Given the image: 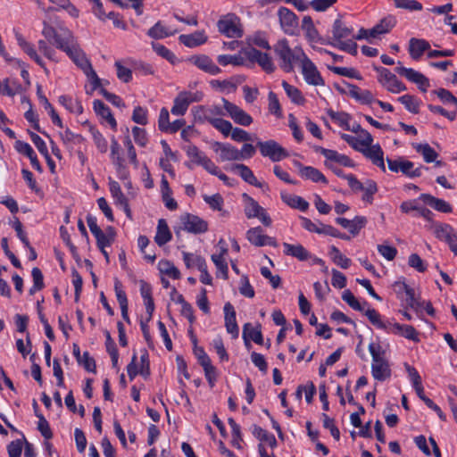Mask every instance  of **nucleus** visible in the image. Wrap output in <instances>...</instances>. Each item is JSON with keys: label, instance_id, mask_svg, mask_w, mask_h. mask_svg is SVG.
I'll use <instances>...</instances> for the list:
<instances>
[{"label": "nucleus", "instance_id": "obj_1", "mask_svg": "<svg viewBox=\"0 0 457 457\" xmlns=\"http://www.w3.org/2000/svg\"><path fill=\"white\" fill-rule=\"evenodd\" d=\"M274 52L278 57L280 68L286 72L294 71V63L301 62L305 54L301 48L292 49L286 38L278 40L273 46Z\"/></svg>", "mask_w": 457, "mask_h": 457}, {"label": "nucleus", "instance_id": "obj_2", "mask_svg": "<svg viewBox=\"0 0 457 457\" xmlns=\"http://www.w3.org/2000/svg\"><path fill=\"white\" fill-rule=\"evenodd\" d=\"M369 352L372 357L371 374L374 379L385 381L391 377L388 361L385 358V350L379 343H370Z\"/></svg>", "mask_w": 457, "mask_h": 457}, {"label": "nucleus", "instance_id": "obj_3", "mask_svg": "<svg viewBox=\"0 0 457 457\" xmlns=\"http://www.w3.org/2000/svg\"><path fill=\"white\" fill-rule=\"evenodd\" d=\"M42 35L47 41H54L55 46L62 50L74 37L73 33L66 27H60L57 30L46 21L43 22Z\"/></svg>", "mask_w": 457, "mask_h": 457}, {"label": "nucleus", "instance_id": "obj_4", "mask_svg": "<svg viewBox=\"0 0 457 457\" xmlns=\"http://www.w3.org/2000/svg\"><path fill=\"white\" fill-rule=\"evenodd\" d=\"M378 73V80L388 92L398 94L407 89L406 86L388 69L384 67L376 68Z\"/></svg>", "mask_w": 457, "mask_h": 457}, {"label": "nucleus", "instance_id": "obj_5", "mask_svg": "<svg viewBox=\"0 0 457 457\" xmlns=\"http://www.w3.org/2000/svg\"><path fill=\"white\" fill-rule=\"evenodd\" d=\"M257 147L263 157L270 158L272 162H279L289 156L287 151L275 140L258 141Z\"/></svg>", "mask_w": 457, "mask_h": 457}, {"label": "nucleus", "instance_id": "obj_6", "mask_svg": "<svg viewBox=\"0 0 457 457\" xmlns=\"http://www.w3.org/2000/svg\"><path fill=\"white\" fill-rule=\"evenodd\" d=\"M64 53L72 60V62L85 73L92 67L90 61L87 58L85 53L79 48L75 37L62 49Z\"/></svg>", "mask_w": 457, "mask_h": 457}, {"label": "nucleus", "instance_id": "obj_7", "mask_svg": "<svg viewBox=\"0 0 457 457\" xmlns=\"http://www.w3.org/2000/svg\"><path fill=\"white\" fill-rule=\"evenodd\" d=\"M217 26L219 31L228 37H241L243 35L240 20L235 14L229 13L221 17Z\"/></svg>", "mask_w": 457, "mask_h": 457}, {"label": "nucleus", "instance_id": "obj_8", "mask_svg": "<svg viewBox=\"0 0 457 457\" xmlns=\"http://www.w3.org/2000/svg\"><path fill=\"white\" fill-rule=\"evenodd\" d=\"M300 67L301 72L307 84L315 87H322L325 85V80L323 79L320 72L306 54L300 62Z\"/></svg>", "mask_w": 457, "mask_h": 457}, {"label": "nucleus", "instance_id": "obj_9", "mask_svg": "<svg viewBox=\"0 0 457 457\" xmlns=\"http://www.w3.org/2000/svg\"><path fill=\"white\" fill-rule=\"evenodd\" d=\"M203 98L201 92H180L174 99L171 113L174 115H184L191 103L200 102Z\"/></svg>", "mask_w": 457, "mask_h": 457}, {"label": "nucleus", "instance_id": "obj_10", "mask_svg": "<svg viewBox=\"0 0 457 457\" xmlns=\"http://www.w3.org/2000/svg\"><path fill=\"white\" fill-rule=\"evenodd\" d=\"M179 220L182 228L188 233L203 234L208 230V222L197 215L186 212Z\"/></svg>", "mask_w": 457, "mask_h": 457}, {"label": "nucleus", "instance_id": "obj_11", "mask_svg": "<svg viewBox=\"0 0 457 457\" xmlns=\"http://www.w3.org/2000/svg\"><path fill=\"white\" fill-rule=\"evenodd\" d=\"M388 169L394 172L401 171L408 178H418L421 176V170L423 166L413 169L414 164L411 161L403 160L399 158L397 160L386 159Z\"/></svg>", "mask_w": 457, "mask_h": 457}, {"label": "nucleus", "instance_id": "obj_12", "mask_svg": "<svg viewBox=\"0 0 457 457\" xmlns=\"http://www.w3.org/2000/svg\"><path fill=\"white\" fill-rule=\"evenodd\" d=\"M302 226L310 232H315L318 234H323V235H328L333 237H337L345 240L350 239L348 236L345 234L341 233L338 229L336 228L326 225L323 223H314L308 218H302Z\"/></svg>", "mask_w": 457, "mask_h": 457}, {"label": "nucleus", "instance_id": "obj_13", "mask_svg": "<svg viewBox=\"0 0 457 457\" xmlns=\"http://www.w3.org/2000/svg\"><path fill=\"white\" fill-rule=\"evenodd\" d=\"M278 17L281 29L287 35H295L298 30V18L288 8L280 7L278 10Z\"/></svg>", "mask_w": 457, "mask_h": 457}, {"label": "nucleus", "instance_id": "obj_14", "mask_svg": "<svg viewBox=\"0 0 457 457\" xmlns=\"http://www.w3.org/2000/svg\"><path fill=\"white\" fill-rule=\"evenodd\" d=\"M223 107L226 113L234 120L235 123L247 127L253 123V118L242 108L222 98Z\"/></svg>", "mask_w": 457, "mask_h": 457}, {"label": "nucleus", "instance_id": "obj_15", "mask_svg": "<svg viewBox=\"0 0 457 457\" xmlns=\"http://www.w3.org/2000/svg\"><path fill=\"white\" fill-rule=\"evenodd\" d=\"M395 72L406 78L409 81L415 83L422 92H426L428 87H429V80L425 75L411 68L402 66L400 62L395 68Z\"/></svg>", "mask_w": 457, "mask_h": 457}, {"label": "nucleus", "instance_id": "obj_16", "mask_svg": "<svg viewBox=\"0 0 457 457\" xmlns=\"http://www.w3.org/2000/svg\"><path fill=\"white\" fill-rule=\"evenodd\" d=\"M244 54L250 62H257L266 72L270 73L274 71L275 66L270 54L253 47L245 49Z\"/></svg>", "mask_w": 457, "mask_h": 457}, {"label": "nucleus", "instance_id": "obj_17", "mask_svg": "<svg viewBox=\"0 0 457 457\" xmlns=\"http://www.w3.org/2000/svg\"><path fill=\"white\" fill-rule=\"evenodd\" d=\"M246 238L252 245L258 247L264 245L273 247L278 246L277 240L274 237L265 235L261 227H255L248 229L246 232Z\"/></svg>", "mask_w": 457, "mask_h": 457}, {"label": "nucleus", "instance_id": "obj_18", "mask_svg": "<svg viewBox=\"0 0 457 457\" xmlns=\"http://www.w3.org/2000/svg\"><path fill=\"white\" fill-rule=\"evenodd\" d=\"M187 62L199 70L211 74L217 75L221 70L214 63V62L205 54H195L187 59Z\"/></svg>", "mask_w": 457, "mask_h": 457}, {"label": "nucleus", "instance_id": "obj_19", "mask_svg": "<svg viewBox=\"0 0 457 457\" xmlns=\"http://www.w3.org/2000/svg\"><path fill=\"white\" fill-rule=\"evenodd\" d=\"M213 150L216 153H219L221 162L241 161L239 150L231 144L215 142L213 145Z\"/></svg>", "mask_w": 457, "mask_h": 457}, {"label": "nucleus", "instance_id": "obj_20", "mask_svg": "<svg viewBox=\"0 0 457 457\" xmlns=\"http://www.w3.org/2000/svg\"><path fill=\"white\" fill-rule=\"evenodd\" d=\"M419 199L404 201L400 204V210L403 213H410L411 212L424 218L428 221H433L434 213L428 208L419 205Z\"/></svg>", "mask_w": 457, "mask_h": 457}, {"label": "nucleus", "instance_id": "obj_21", "mask_svg": "<svg viewBox=\"0 0 457 457\" xmlns=\"http://www.w3.org/2000/svg\"><path fill=\"white\" fill-rule=\"evenodd\" d=\"M295 166L298 169L300 176L305 179H310L315 183L328 184V179L318 169L312 166H303L301 162H294Z\"/></svg>", "mask_w": 457, "mask_h": 457}, {"label": "nucleus", "instance_id": "obj_22", "mask_svg": "<svg viewBox=\"0 0 457 457\" xmlns=\"http://www.w3.org/2000/svg\"><path fill=\"white\" fill-rule=\"evenodd\" d=\"M315 151L320 153L328 161L335 162L345 167H354V162L347 155L339 154L338 152L331 149H327L321 146L315 148Z\"/></svg>", "mask_w": 457, "mask_h": 457}, {"label": "nucleus", "instance_id": "obj_23", "mask_svg": "<svg viewBox=\"0 0 457 457\" xmlns=\"http://www.w3.org/2000/svg\"><path fill=\"white\" fill-rule=\"evenodd\" d=\"M109 189L112 194V196L115 200V204L124 211V212L129 219H131V210L129 206L127 197L121 191L120 184L117 181L111 180L109 182Z\"/></svg>", "mask_w": 457, "mask_h": 457}, {"label": "nucleus", "instance_id": "obj_24", "mask_svg": "<svg viewBox=\"0 0 457 457\" xmlns=\"http://www.w3.org/2000/svg\"><path fill=\"white\" fill-rule=\"evenodd\" d=\"M15 37L17 40V43L19 46L41 68L44 69V71L48 73V70L46 67V62L43 61V59L38 55L37 53L34 46L30 43H29L21 34L16 33Z\"/></svg>", "mask_w": 457, "mask_h": 457}, {"label": "nucleus", "instance_id": "obj_25", "mask_svg": "<svg viewBox=\"0 0 457 457\" xmlns=\"http://www.w3.org/2000/svg\"><path fill=\"white\" fill-rule=\"evenodd\" d=\"M361 153L369 158L374 165L379 167L383 171L386 170L384 152L378 144L363 148Z\"/></svg>", "mask_w": 457, "mask_h": 457}, {"label": "nucleus", "instance_id": "obj_26", "mask_svg": "<svg viewBox=\"0 0 457 457\" xmlns=\"http://www.w3.org/2000/svg\"><path fill=\"white\" fill-rule=\"evenodd\" d=\"M419 200L422 201L424 204L429 205L434 208L436 211L443 212V213H450L453 212L452 205L446 201L436 198L429 194H421L419 196Z\"/></svg>", "mask_w": 457, "mask_h": 457}, {"label": "nucleus", "instance_id": "obj_27", "mask_svg": "<svg viewBox=\"0 0 457 457\" xmlns=\"http://www.w3.org/2000/svg\"><path fill=\"white\" fill-rule=\"evenodd\" d=\"M225 313V327L228 333L231 334L233 337H237L239 328L236 320V312L230 303H226L224 305Z\"/></svg>", "mask_w": 457, "mask_h": 457}, {"label": "nucleus", "instance_id": "obj_28", "mask_svg": "<svg viewBox=\"0 0 457 457\" xmlns=\"http://www.w3.org/2000/svg\"><path fill=\"white\" fill-rule=\"evenodd\" d=\"M346 87L348 88V95L354 98L356 101L363 104H369L375 101L373 95L370 91L367 89H361L356 85H353L347 82H345Z\"/></svg>", "mask_w": 457, "mask_h": 457}, {"label": "nucleus", "instance_id": "obj_29", "mask_svg": "<svg viewBox=\"0 0 457 457\" xmlns=\"http://www.w3.org/2000/svg\"><path fill=\"white\" fill-rule=\"evenodd\" d=\"M93 109L95 112L104 119L112 129L116 130L117 122L114 119L110 108L101 100L96 99L93 102Z\"/></svg>", "mask_w": 457, "mask_h": 457}, {"label": "nucleus", "instance_id": "obj_30", "mask_svg": "<svg viewBox=\"0 0 457 457\" xmlns=\"http://www.w3.org/2000/svg\"><path fill=\"white\" fill-rule=\"evenodd\" d=\"M336 222L345 228H347L353 236L357 235L360 230L365 226L367 220L362 216H356L353 220L345 218H337Z\"/></svg>", "mask_w": 457, "mask_h": 457}, {"label": "nucleus", "instance_id": "obj_31", "mask_svg": "<svg viewBox=\"0 0 457 457\" xmlns=\"http://www.w3.org/2000/svg\"><path fill=\"white\" fill-rule=\"evenodd\" d=\"M429 49L430 44L425 39L411 37L409 41V54L413 60H419Z\"/></svg>", "mask_w": 457, "mask_h": 457}, {"label": "nucleus", "instance_id": "obj_32", "mask_svg": "<svg viewBox=\"0 0 457 457\" xmlns=\"http://www.w3.org/2000/svg\"><path fill=\"white\" fill-rule=\"evenodd\" d=\"M223 109L224 107L220 105H212L210 107L198 106L197 113H201L198 115V119L201 121H207L211 123V120H218L219 116L225 115Z\"/></svg>", "mask_w": 457, "mask_h": 457}, {"label": "nucleus", "instance_id": "obj_33", "mask_svg": "<svg viewBox=\"0 0 457 457\" xmlns=\"http://www.w3.org/2000/svg\"><path fill=\"white\" fill-rule=\"evenodd\" d=\"M353 29L347 27L341 19H337L332 26V34L335 43L353 37Z\"/></svg>", "mask_w": 457, "mask_h": 457}, {"label": "nucleus", "instance_id": "obj_34", "mask_svg": "<svg viewBox=\"0 0 457 457\" xmlns=\"http://www.w3.org/2000/svg\"><path fill=\"white\" fill-rule=\"evenodd\" d=\"M434 233L436 237L445 241L447 244L451 241H457V234L454 232L453 228L446 223H435Z\"/></svg>", "mask_w": 457, "mask_h": 457}, {"label": "nucleus", "instance_id": "obj_35", "mask_svg": "<svg viewBox=\"0 0 457 457\" xmlns=\"http://www.w3.org/2000/svg\"><path fill=\"white\" fill-rule=\"evenodd\" d=\"M243 338L247 347L251 345L249 340H253L258 345H262L263 337L260 325L254 328L251 323H245L243 328Z\"/></svg>", "mask_w": 457, "mask_h": 457}, {"label": "nucleus", "instance_id": "obj_36", "mask_svg": "<svg viewBox=\"0 0 457 457\" xmlns=\"http://www.w3.org/2000/svg\"><path fill=\"white\" fill-rule=\"evenodd\" d=\"M172 239V234L170 230L167 221L164 219H160L157 224L156 234L154 242L162 246Z\"/></svg>", "mask_w": 457, "mask_h": 457}, {"label": "nucleus", "instance_id": "obj_37", "mask_svg": "<svg viewBox=\"0 0 457 457\" xmlns=\"http://www.w3.org/2000/svg\"><path fill=\"white\" fill-rule=\"evenodd\" d=\"M283 247L286 255L295 257L299 261H307L311 257V253L301 244L283 243Z\"/></svg>", "mask_w": 457, "mask_h": 457}, {"label": "nucleus", "instance_id": "obj_38", "mask_svg": "<svg viewBox=\"0 0 457 457\" xmlns=\"http://www.w3.org/2000/svg\"><path fill=\"white\" fill-rule=\"evenodd\" d=\"M179 40L187 47H196L207 41V37L204 31H195L188 35H180Z\"/></svg>", "mask_w": 457, "mask_h": 457}, {"label": "nucleus", "instance_id": "obj_39", "mask_svg": "<svg viewBox=\"0 0 457 457\" xmlns=\"http://www.w3.org/2000/svg\"><path fill=\"white\" fill-rule=\"evenodd\" d=\"M389 331L395 334H399L407 339L414 342H419V334L416 329L411 325H402L399 323L391 324V329Z\"/></svg>", "mask_w": 457, "mask_h": 457}, {"label": "nucleus", "instance_id": "obj_40", "mask_svg": "<svg viewBox=\"0 0 457 457\" xmlns=\"http://www.w3.org/2000/svg\"><path fill=\"white\" fill-rule=\"evenodd\" d=\"M232 170H237L238 174L240 175L242 179H244L246 183H248V184H250L252 186H254L256 187H262V183H260L257 180V179L254 176L253 172L251 170V169L248 166H246L245 164H242V163L235 164L232 167Z\"/></svg>", "mask_w": 457, "mask_h": 457}, {"label": "nucleus", "instance_id": "obj_41", "mask_svg": "<svg viewBox=\"0 0 457 457\" xmlns=\"http://www.w3.org/2000/svg\"><path fill=\"white\" fill-rule=\"evenodd\" d=\"M396 24V19L394 15H388L383 18L379 23L375 25L371 29V32L374 33L375 37L379 35L388 33Z\"/></svg>", "mask_w": 457, "mask_h": 457}, {"label": "nucleus", "instance_id": "obj_42", "mask_svg": "<svg viewBox=\"0 0 457 457\" xmlns=\"http://www.w3.org/2000/svg\"><path fill=\"white\" fill-rule=\"evenodd\" d=\"M37 96L41 103V104L45 107V109L48 112V114L51 117L52 122L58 126L59 128H63L62 121L59 117L58 113L55 112L53 105L49 103L48 99L43 95L40 87H37Z\"/></svg>", "mask_w": 457, "mask_h": 457}, {"label": "nucleus", "instance_id": "obj_43", "mask_svg": "<svg viewBox=\"0 0 457 457\" xmlns=\"http://www.w3.org/2000/svg\"><path fill=\"white\" fill-rule=\"evenodd\" d=\"M59 103L70 112L77 115L81 114L84 111L81 102L78 99H73L69 96H61L59 97Z\"/></svg>", "mask_w": 457, "mask_h": 457}, {"label": "nucleus", "instance_id": "obj_44", "mask_svg": "<svg viewBox=\"0 0 457 457\" xmlns=\"http://www.w3.org/2000/svg\"><path fill=\"white\" fill-rule=\"evenodd\" d=\"M281 198L283 202L286 203L290 207L298 209L302 212H305L309 207L308 202L298 195L281 194Z\"/></svg>", "mask_w": 457, "mask_h": 457}, {"label": "nucleus", "instance_id": "obj_45", "mask_svg": "<svg viewBox=\"0 0 457 457\" xmlns=\"http://www.w3.org/2000/svg\"><path fill=\"white\" fill-rule=\"evenodd\" d=\"M245 199V214L248 219L257 217V215L263 210V208L253 198L246 194L243 195Z\"/></svg>", "mask_w": 457, "mask_h": 457}, {"label": "nucleus", "instance_id": "obj_46", "mask_svg": "<svg viewBox=\"0 0 457 457\" xmlns=\"http://www.w3.org/2000/svg\"><path fill=\"white\" fill-rule=\"evenodd\" d=\"M96 239V245L99 249H104L110 246L115 238V232L112 227H108L106 232L103 230L94 236Z\"/></svg>", "mask_w": 457, "mask_h": 457}, {"label": "nucleus", "instance_id": "obj_47", "mask_svg": "<svg viewBox=\"0 0 457 457\" xmlns=\"http://www.w3.org/2000/svg\"><path fill=\"white\" fill-rule=\"evenodd\" d=\"M177 30H170L164 27L160 21L156 22L147 31V35L155 39H161L174 35Z\"/></svg>", "mask_w": 457, "mask_h": 457}, {"label": "nucleus", "instance_id": "obj_48", "mask_svg": "<svg viewBox=\"0 0 457 457\" xmlns=\"http://www.w3.org/2000/svg\"><path fill=\"white\" fill-rule=\"evenodd\" d=\"M365 315L372 325L380 329L389 331L391 329V323L381 320V316L375 309H367Z\"/></svg>", "mask_w": 457, "mask_h": 457}, {"label": "nucleus", "instance_id": "obj_49", "mask_svg": "<svg viewBox=\"0 0 457 457\" xmlns=\"http://www.w3.org/2000/svg\"><path fill=\"white\" fill-rule=\"evenodd\" d=\"M413 147L428 163L436 162L438 156V154L428 144H415Z\"/></svg>", "mask_w": 457, "mask_h": 457}, {"label": "nucleus", "instance_id": "obj_50", "mask_svg": "<svg viewBox=\"0 0 457 457\" xmlns=\"http://www.w3.org/2000/svg\"><path fill=\"white\" fill-rule=\"evenodd\" d=\"M158 269L162 274L167 275L173 279H179L180 278V271L170 261L161 260L158 263Z\"/></svg>", "mask_w": 457, "mask_h": 457}, {"label": "nucleus", "instance_id": "obj_51", "mask_svg": "<svg viewBox=\"0 0 457 457\" xmlns=\"http://www.w3.org/2000/svg\"><path fill=\"white\" fill-rule=\"evenodd\" d=\"M204 202L209 204L210 208L214 211L222 212V215L227 214V212L223 211L222 206L224 204L223 197L220 194L217 193L212 195H204L203 196Z\"/></svg>", "mask_w": 457, "mask_h": 457}, {"label": "nucleus", "instance_id": "obj_52", "mask_svg": "<svg viewBox=\"0 0 457 457\" xmlns=\"http://www.w3.org/2000/svg\"><path fill=\"white\" fill-rule=\"evenodd\" d=\"M329 255L332 261L342 269H347L351 265V260L342 254L335 245L330 247Z\"/></svg>", "mask_w": 457, "mask_h": 457}, {"label": "nucleus", "instance_id": "obj_53", "mask_svg": "<svg viewBox=\"0 0 457 457\" xmlns=\"http://www.w3.org/2000/svg\"><path fill=\"white\" fill-rule=\"evenodd\" d=\"M183 261L188 269L195 267L200 270L204 269V266L206 264L203 257L186 252L183 253Z\"/></svg>", "mask_w": 457, "mask_h": 457}, {"label": "nucleus", "instance_id": "obj_54", "mask_svg": "<svg viewBox=\"0 0 457 457\" xmlns=\"http://www.w3.org/2000/svg\"><path fill=\"white\" fill-rule=\"evenodd\" d=\"M282 87L293 103L297 104H303L304 103V98L297 87L288 84L287 81L282 82Z\"/></svg>", "mask_w": 457, "mask_h": 457}, {"label": "nucleus", "instance_id": "obj_55", "mask_svg": "<svg viewBox=\"0 0 457 457\" xmlns=\"http://www.w3.org/2000/svg\"><path fill=\"white\" fill-rule=\"evenodd\" d=\"M328 70L334 72L335 74L351 78V79H356L361 80L362 78L360 74V72L355 70L354 68H347V67H337V66H328Z\"/></svg>", "mask_w": 457, "mask_h": 457}, {"label": "nucleus", "instance_id": "obj_56", "mask_svg": "<svg viewBox=\"0 0 457 457\" xmlns=\"http://www.w3.org/2000/svg\"><path fill=\"white\" fill-rule=\"evenodd\" d=\"M252 434L259 440L269 443L271 446H275L277 444L275 436L273 435L269 434L260 426L253 425L252 427Z\"/></svg>", "mask_w": 457, "mask_h": 457}, {"label": "nucleus", "instance_id": "obj_57", "mask_svg": "<svg viewBox=\"0 0 457 457\" xmlns=\"http://www.w3.org/2000/svg\"><path fill=\"white\" fill-rule=\"evenodd\" d=\"M328 114L331 118V120L337 122L340 127L344 128L346 130L350 129V115L348 113L344 112H335L332 110H328Z\"/></svg>", "mask_w": 457, "mask_h": 457}, {"label": "nucleus", "instance_id": "obj_58", "mask_svg": "<svg viewBox=\"0 0 457 457\" xmlns=\"http://www.w3.org/2000/svg\"><path fill=\"white\" fill-rule=\"evenodd\" d=\"M212 261L217 268V277H221L223 279L228 278V267L225 258L220 255H212Z\"/></svg>", "mask_w": 457, "mask_h": 457}, {"label": "nucleus", "instance_id": "obj_59", "mask_svg": "<svg viewBox=\"0 0 457 457\" xmlns=\"http://www.w3.org/2000/svg\"><path fill=\"white\" fill-rule=\"evenodd\" d=\"M342 299L348 303V305L355 311L362 312L363 306L369 305L367 302L361 304L353 295L350 290H345L342 295Z\"/></svg>", "mask_w": 457, "mask_h": 457}, {"label": "nucleus", "instance_id": "obj_60", "mask_svg": "<svg viewBox=\"0 0 457 457\" xmlns=\"http://www.w3.org/2000/svg\"><path fill=\"white\" fill-rule=\"evenodd\" d=\"M91 84V90H87V94L91 95L95 90L103 88L102 87V80L97 76L96 71L94 70L93 66L89 68L85 73H84Z\"/></svg>", "mask_w": 457, "mask_h": 457}, {"label": "nucleus", "instance_id": "obj_61", "mask_svg": "<svg viewBox=\"0 0 457 457\" xmlns=\"http://www.w3.org/2000/svg\"><path fill=\"white\" fill-rule=\"evenodd\" d=\"M185 151L187 153V155L195 162L196 164L200 165L204 162V159H205L207 156L204 153L200 151L197 146L194 145H188L185 147Z\"/></svg>", "mask_w": 457, "mask_h": 457}, {"label": "nucleus", "instance_id": "obj_62", "mask_svg": "<svg viewBox=\"0 0 457 457\" xmlns=\"http://www.w3.org/2000/svg\"><path fill=\"white\" fill-rule=\"evenodd\" d=\"M331 45L342 51L347 52L350 54L355 56L357 54V44L353 41V38H348L342 40L338 43H331Z\"/></svg>", "mask_w": 457, "mask_h": 457}, {"label": "nucleus", "instance_id": "obj_63", "mask_svg": "<svg viewBox=\"0 0 457 457\" xmlns=\"http://www.w3.org/2000/svg\"><path fill=\"white\" fill-rule=\"evenodd\" d=\"M398 101L404 105V107L412 113L419 112V103L415 96L411 95H403L398 98Z\"/></svg>", "mask_w": 457, "mask_h": 457}, {"label": "nucleus", "instance_id": "obj_64", "mask_svg": "<svg viewBox=\"0 0 457 457\" xmlns=\"http://www.w3.org/2000/svg\"><path fill=\"white\" fill-rule=\"evenodd\" d=\"M213 128L218 129L224 137H228L232 130V124L230 121L224 119L211 120L210 123Z\"/></svg>", "mask_w": 457, "mask_h": 457}]
</instances>
